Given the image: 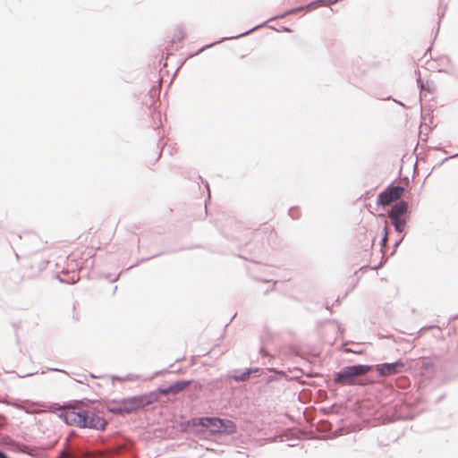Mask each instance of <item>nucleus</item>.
I'll return each mask as SVG.
<instances>
[{
    "label": "nucleus",
    "mask_w": 458,
    "mask_h": 458,
    "mask_svg": "<svg viewBox=\"0 0 458 458\" xmlns=\"http://www.w3.org/2000/svg\"><path fill=\"white\" fill-rule=\"evenodd\" d=\"M155 399V394H143L140 395H134L123 398L119 401H113V403L109 404L106 409L113 414H129L152 404Z\"/></svg>",
    "instance_id": "2"
},
{
    "label": "nucleus",
    "mask_w": 458,
    "mask_h": 458,
    "mask_svg": "<svg viewBox=\"0 0 458 458\" xmlns=\"http://www.w3.org/2000/svg\"><path fill=\"white\" fill-rule=\"evenodd\" d=\"M259 371V368H248L242 372H239V370L235 369L233 371L231 377L235 382H243L250 378V375L253 373H257Z\"/></svg>",
    "instance_id": "10"
},
{
    "label": "nucleus",
    "mask_w": 458,
    "mask_h": 458,
    "mask_svg": "<svg viewBox=\"0 0 458 458\" xmlns=\"http://www.w3.org/2000/svg\"><path fill=\"white\" fill-rule=\"evenodd\" d=\"M0 458H10L4 451L0 450Z\"/></svg>",
    "instance_id": "21"
},
{
    "label": "nucleus",
    "mask_w": 458,
    "mask_h": 458,
    "mask_svg": "<svg viewBox=\"0 0 458 458\" xmlns=\"http://www.w3.org/2000/svg\"><path fill=\"white\" fill-rule=\"evenodd\" d=\"M282 31H287V32H289V31H291V30H290L289 28H287V27H283V28H282Z\"/></svg>",
    "instance_id": "25"
},
{
    "label": "nucleus",
    "mask_w": 458,
    "mask_h": 458,
    "mask_svg": "<svg viewBox=\"0 0 458 458\" xmlns=\"http://www.w3.org/2000/svg\"><path fill=\"white\" fill-rule=\"evenodd\" d=\"M192 382V380H177L168 386V391L174 394H179L189 387Z\"/></svg>",
    "instance_id": "11"
},
{
    "label": "nucleus",
    "mask_w": 458,
    "mask_h": 458,
    "mask_svg": "<svg viewBox=\"0 0 458 458\" xmlns=\"http://www.w3.org/2000/svg\"><path fill=\"white\" fill-rule=\"evenodd\" d=\"M444 16V13H441L439 20ZM440 23V21H438V24Z\"/></svg>",
    "instance_id": "29"
},
{
    "label": "nucleus",
    "mask_w": 458,
    "mask_h": 458,
    "mask_svg": "<svg viewBox=\"0 0 458 458\" xmlns=\"http://www.w3.org/2000/svg\"><path fill=\"white\" fill-rule=\"evenodd\" d=\"M118 278H119V276H117L115 278H114V279L112 280V282H115V281H117V280H118Z\"/></svg>",
    "instance_id": "28"
},
{
    "label": "nucleus",
    "mask_w": 458,
    "mask_h": 458,
    "mask_svg": "<svg viewBox=\"0 0 458 458\" xmlns=\"http://www.w3.org/2000/svg\"><path fill=\"white\" fill-rule=\"evenodd\" d=\"M55 458H82V453L78 448L64 445Z\"/></svg>",
    "instance_id": "9"
},
{
    "label": "nucleus",
    "mask_w": 458,
    "mask_h": 458,
    "mask_svg": "<svg viewBox=\"0 0 458 458\" xmlns=\"http://www.w3.org/2000/svg\"><path fill=\"white\" fill-rule=\"evenodd\" d=\"M184 36H185V32L183 30V28L179 26V27H177V29L174 32L173 40L174 41L178 40L179 42H181L184 38Z\"/></svg>",
    "instance_id": "15"
},
{
    "label": "nucleus",
    "mask_w": 458,
    "mask_h": 458,
    "mask_svg": "<svg viewBox=\"0 0 458 458\" xmlns=\"http://www.w3.org/2000/svg\"><path fill=\"white\" fill-rule=\"evenodd\" d=\"M148 394H155V395H156V399L154 400V403H155L158 400L160 394H171V391H168V386L167 387H158L157 390L151 391Z\"/></svg>",
    "instance_id": "14"
},
{
    "label": "nucleus",
    "mask_w": 458,
    "mask_h": 458,
    "mask_svg": "<svg viewBox=\"0 0 458 458\" xmlns=\"http://www.w3.org/2000/svg\"><path fill=\"white\" fill-rule=\"evenodd\" d=\"M50 370L59 371V369H50Z\"/></svg>",
    "instance_id": "30"
},
{
    "label": "nucleus",
    "mask_w": 458,
    "mask_h": 458,
    "mask_svg": "<svg viewBox=\"0 0 458 458\" xmlns=\"http://www.w3.org/2000/svg\"><path fill=\"white\" fill-rule=\"evenodd\" d=\"M404 193V188L401 185H388L377 195V205L386 207L399 199Z\"/></svg>",
    "instance_id": "7"
},
{
    "label": "nucleus",
    "mask_w": 458,
    "mask_h": 458,
    "mask_svg": "<svg viewBox=\"0 0 458 458\" xmlns=\"http://www.w3.org/2000/svg\"><path fill=\"white\" fill-rule=\"evenodd\" d=\"M394 101H395L397 104H399L400 106H402L405 107V106H404L402 102L397 101V100H395V99H394Z\"/></svg>",
    "instance_id": "26"
},
{
    "label": "nucleus",
    "mask_w": 458,
    "mask_h": 458,
    "mask_svg": "<svg viewBox=\"0 0 458 458\" xmlns=\"http://www.w3.org/2000/svg\"><path fill=\"white\" fill-rule=\"evenodd\" d=\"M417 82H418V84H419V87H420V89H422L421 81H420V77L417 79Z\"/></svg>",
    "instance_id": "24"
},
{
    "label": "nucleus",
    "mask_w": 458,
    "mask_h": 458,
    "mask_svg": "<svg viewBox=\"0 0 458 458\" xmlns=\"http://www.w3.org/2000/svg\"><path fill=\"white\" fill-rule=\"evenodd\" d=\"M288 215L294 220L299 219L301 216V211L298 207H292L288 210Z\"/></svg>",
    "instance_id": "16"
},
{
    "label": "nucleus",
    "mask_w": 458,
    "mask_h": 458,
    "mask_svg": "<svg viewBox=\"0 0 458 458\" xmlns=\"http://www.w3.org/2000/svg\"><path fill=\"white\" fill-rule=\"evenodd\" d=\"M305 8L304 6H298V7H294V8H292L290 10H287L286 12H284V13L282 14H278L276 16H274L272 18H270L268 21H265L264 23L262 24H259V25H256L255 27H253L252 29L245 31V32H242V33H240L239 35H236V36H232V37H227V38H223L221 40L219 41H216V42H214V43H211V44H208V45H206L204 47H202L200 49H199L193 55H199L200 54L202 51H204L205 49L207 48H209V47H212L213 46H215L216 44L217 43H220L224 40H226V39H234V38H239L241 37H244L250 33H251L252 31L265 26L266 23H267L268 21H274L276 19H283L288 15H292V14H294V13H297L299 12H301V11H304Z\"/></svg>",
    "instance_id": "6"
},
{
    "label": "nucleus",
    "mask_w": 458,
    "mask_h": 458,
    "mask_svg": "<svg viewBox=\"0 0 458 458\" xmlns=\"http://www.w3.org/2000/svg\"><path fill=\"white\" fill-rule=\"evenodd\" d=\"M387 240H388V235H387V226L386 225L384 227V233H383V236H382V239H381V245H382V248H384L387 242Z\"/></svg>",
    "instance_id": "17"
},
{
    "label": "nucleus",
    "mask_w": 458,
    "mask_h": 458,
    "mask_svg": "<svg viewBox=\"0 0 458 458\" xmlns=\"http://www.w3.org/2000/svg\"><path fill=\"white\" fill-rule=\"evenodd\" d=\"M333 409H334V405L330 406L329 408H323L322 411L327 414L329 412H332L333 411Z\"/></svg>",
    "instance_id": "20"
},
{
    "label": "nucleus",
    "mask_w": 458,
    "mask_h": 458,
    "mask_svg": "<svg viewBox=\"0 0 458 458\" xmlns=\"http://www.w3.org/2000/svg\"><path fill=\"white\" fill-rule=\"evenodd\" d=\"M445 60L446 63L451 64V61H450L449 57H445Z\"/></svg>",
    "instance_id": "27"
},
{
    "label": "nucleus",
    "mask_w": 458,
    "mask_h": 458,
    "mask_svg": "<svg viewBox=\"0 0 458 458\" xmlns=\"http://www.w3.org/2000/svg\"><path fill=\"white\" fill-rule=\"evenodd\" d=\"M409 206L405 200H400L388 211V218L398 233H403L407 225Z\"/></svg>",
    "instance_id": "5"
},
{
    "label": "nucleus",
    "mask_w": 458,
    "mask_h": 458,
    "mask_svg": "<svg viewBox=\"0 0 458 458\" xmlns=\"http://www.w3.org/2000/svg\"><path fill=\"white\" fill-rule=\"evenodd\" d=\"M236 314L233 315V318H231L230 321H232L234 318H235Z\"/></svg>",
    "instance_id": "31"
},
{
    "label": "nucleus",
    "mask_w": 458,
    "mask_h": 458,
    "mask_svg": "<svg viewBox=\"0 0 458 458\" xmlns=\"http://www.w3.org/2000/svg\"><path fill=\"white\" fill-rule=\"evenodd\" d=\"M339 1L340 0H316V1H312V2L309 3L307 5L304 6V8H305V11L310 12V11L317 9L320 5L327 6L330 4H335L338 3Z\"/></svg>",
    "instance_id": "12"
},
{
    "label": "nucleus",
    "mask_w": 458,
    "mask_h": 458,
    "mask_svg": "<svg viewBox=\"0 0 458 458\" xmlns=\"http://www.w3.org/2000/svg\"><path fill=\"white\" fill-rule=\"evenodd\" d=\"M373 369L372 365L354 364L342 368L334 375V382L343 386H365L366 382L360 377L368 374Z\"/></svg>",
    "instance_id": "3"
},
{
    "label": "nucleus",
    "mask_w": 458,
    "mask_h": 458,
    "mask_svg": "<svg viewBox=\"0 0 458 458\" xmlns=\"http://www.w3.org/2000/svg\"><path fill=\"white\" fill-rule=\"evenodd\" d=\"M135 265H131L128 267V269L132 268Z\"/></svg>",
    "instance_id": "32"
},
{
    "label": "nucleus",
    "mask_w": 458,
    "mask_h": 458,
    "mask_svg": "<svg viewBox=\"0 0 458 458\" xmlns=\"http://www.w3.org/2000/svg\"><path fill=\"white\" fill-rule=\"evenodd\" d=\"M406 362L399 359L394 362H384L375 366L376 371L379 377H386L403 372Z\"/></svg>",
    "instance_id": "8"
},
{
    "label": "nucleus",
    "mask_w": 458,
    "mask_h": 458,
    "mask_svg": "<svg viewBox=\"0 0 458 458\" xmlns=\"http://www.w3.org/2000/svg\"><path fill=\"white\" fill-rule=\"evenodd\" d=\"M404 235L403 234L400 239L396 240L395 242L394 243V249H393V251L391 252V255H394V253L396 251V249L399 247V245L402 243L403 238H404Z\"/></svg>",
    "instance_id": "19"
},
{
    "label": "nucleus",
    "mask_w": 458,
    "mask_h": 458,
    "mask_svg": "<svg viewBox=\"0 0 458 458\" xmlns=\"http://www.w3.org/2000/svg\"><path fill=\"white\" fill-rule=\"evenodd\" d=\"M59 418L66 425L80 428L104 430L107 421L94 411L82 408L77 403H69L59 407Z\"/></svg>",
    "instance_id": "1"
},
{
    "label": "nucleus",
    "mask_w": 458,
    "mask_h": 458,
    "mask_svg": "<svg viewBox=\"0 0 458 458\" xmlns=\"http://www.w3.org/2000/svg\"><path fill=\"white\" fill-rule=\"evenodd\" d=\"M157 91V89L155 87H153L151 89H150V94H151V97H153V93H156Z\"/></svg>",
    "instance_id": "23"
},
{
    "label": "nucleus",
    "mask_w": 458,
    "mask_h": 458,
    "mask_svg": "<svg viewBox=\"0 0 458 458\" xmlns=\"http://www.w3.org/2000/svg\"><path fill=\"white\" fill-rule=\"evenodd\" d=\"M457 157H458V153H455V154L452 155L451 157H446L445 160H447L449 158H457Z\"/></svg>",
    "instance_id": "22"
},
{
    "label": "nucleus",
    "mask_w": 458,
    "mask_h": 458,
    "mask_svg": "<svg viewBox=\"0 0 458 458\" xmlns=\"http://www.w3.org/2000/svg\"><path fill=\"white\" fill-rule=\"evenodd\" d=\"M438 72L450 74V75L454 76L456 80H458V73L454 72V71L453 69H449V70L439 69Z\"/></svg>",
    "instance_id": "18"
},
{
    "label": "nucleus",
    "mask_w": 458,
    "mask_h": 458,
    "mask_svg": "<svg viewBox=\"0 0 458 458\" xmlns=\"http://www.w3.org/2000/svg\"><path fill=\"white\" fill-rule=\"evenodd\" d=\"M418 364L421 373H433L435 370L434 363L430 360L423 359Z\"/></svg>",
    "instance_id": "13"
},
{
    "label": "nucleus",
    "mask_w": 458,
    "mask_h": 458,
    "mask_svg": "<svg viewBox=\"0 0 458 458\" xmlns=\"http://www.w3.org/2000/svg\"><path fill=\"white\" fill-rule=\"evenodd\" d=\"M188 424L193 427H202L209 428L212 434H233L236 429V425L233 420L220 419L217 417H198L193 418Z\"/></svg>",
    "instance_id": "4"
}]
</instances>
